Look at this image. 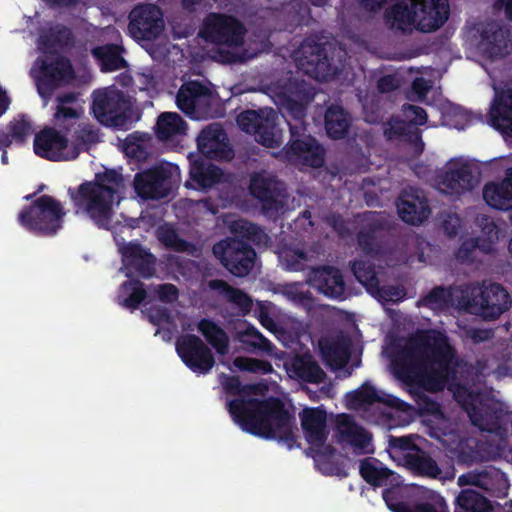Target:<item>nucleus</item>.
Returning <instances> with one entry per match:
<instances>
[{
    "mask_svg": "<svg viewBox=\"0 0 512 512\" xmlns=\"http://www.w3.org/2000/svg\"><path fill=\"white\" fill-rule=\"evenodd\" d=\"M284 95L292 96L294 99L299 100L306 105H308L314 98L312 87L303 80L290 82L287 88V94Z\"/></svg>",
    "mask_w": 512,
    "mask_h": 512,
    "instance_id": "nucleus-60",
    "label": "nucleus"
},
{
    "mask_svg": "<svg viewBox=\"0 0 512 512\" xmlns=\"http://www.w3.org/2000/svg\"><path fill=\"white\" fill-rule=\"evenodd\" d=\"M319 254L317 243L310 248L284 246L278 254L279 260L286 270L295 272L309 270L304 282H294L285 288V295L295 304L303 307L309 314L317 306V299L309 289H305V286L320 293Z\"/></svg>",
    "mask_w": 512,
    "mask_h": 512,
    "instance_id": "nucleus-4",
    "label": "nucleus"
},
{
    "mask_svg": "<svg viewBox=\"0 0 512 512\" xmlns=\"http://www.w3.org/2000/svg\"><path fill=\"white\" fill-rule=\"evenodd\" d=\"M284 191L283 183L274 177L259 173L251 177L249 192L259 201L265 215H274L282 209Z\"/></svg>",
    "mask_w": 512,
    "mask_h": 512,
    "instance_id": "nucleus-18",
    "label": "nucleus"
},
{
    "mask_svg": "<svg viewBox=\"0 0 512 512\" xmlns=\"http://www.w3.org/2000/svg\"><path fill=\"white\" fill-rule=\"evenodd\" d=\"M122 51L121 46L109 43L94 47L91 53L99 61L101 71L112 72L127 66L126 60L121 56Z\"/></svg>",
    "mask_w": 512,
    "mask_h": 512,
    "instance_id": "nucleus-39",
    "label": "nucleus"
},
{
    "mask_svg": "<svg viewBox=\"0 0 512 512\" xmlns=\"http://www.w3.org/2000/svg\"><path fill=\"white\" fill-rule=\"evenodd\" d=\"M322 294L339 301L346 299V285L338 268L322 265Z\"/></svg>",
    "mask_w": 512,
    "mask_h": 512,
    "instance_id": "nucleus-41",
    "label": "nucleus"
},
{
    "mask_svg": "<svg viewBox=\"0 0 512 512\" xmlns=\"http://www.w3.org/2000/svg\"><path fill=\"white\" fill-rule=\"evenodd\" d=\"M359 474L373 488L391 483L398 475L374 457H366L359 461Z\"/></svg>",
    "mask_w": 512,
    "mask_h": 512,
    "instance_id": "nucleus-33",
    "label": "nucleus"
},
{
    "mask_svg": "<svg viewBox=\"0 0 512 512\" xmlns=\"http://www.w3.org/2000/svg\"><path fill=\"white\" fill-rule=\"evenodd\" d=\"M222 175L223 172L218 166L197 160L191 163L190 180L186 182L185 186L205 191L220 182Z\"/></svg>",
    "mask_w": 512,
    "mask_h": 512,
    "instance_id": "nucleus-31",
    "label": "nucleus"
},
{
    "mask_svg": "<svg viewBox=\"0 0 512 512\" xmlns=\"http://www.w3.org/2000/svg\"><path fill=\"white\" fill-rule=\"evenodd\" d=\"M76 100L77 95L74 92H66L58 95L56 98L57 106L54 113L55 126L65 133L71 131L82 114V109L70 106L75 103Z\"/></svg>",
    "mask_w": 512,
    "mask_h": 512,
    "instance_id": "nucleus-32",
    "label": "nucleus"
},
{
    "mask_svg": "<svg viewBox=\"0 0 512 512\" xmlns=\"http://www.w3.org/2000/svg\"><path fill=\"white\" fill-rule=\"evenodd\" d=\"M100 141L99 130L92 124L80 122L72 134V145L68 158L76 159L81 151H88Z\"/></svg>",
    "mask_w": 512,
    "mask_h": 512,
    "instance_id": "nucleus-38",
    "label": "nucleus"
},
{
    "mask_svg": "<svg viewBox=\"0 0 512 512\" xmlns=\"http://www.w3.org/2000/svg\"><path fill=\"white\" fill-rule=\"evenodd\" d=\"M383 487V500L392 512H402V509L408 510L410 505L402 501L403 488L400 475H397L391 483H387Z\"/></svg>",
    "mask_w": 512,
    "mask_h": 512,
    "instance_id": "nucleus-51",
    "label": "nucleus"
},
{
    "mask_svg": "<svg viewBox=\"0 0 512 512\" xmlns=\"http://www.w3.org/2000/svg\"><path fill=\"white\" fill-rule=\"evenodd\" d=\"M213 255L235 277H246L253 270L257 257L255 249L246 241L226 237L212 247Z\"/></svg>",
    "mask_w": 512,
    "mask_h": 512,
    "instance_id": "nucleus-8",
    "label": "nucleus"
},
{
    "mask_svg": "<svg viewBox=\"0 0 512 512\" xmlns=\"http://www.w3.org/2000/svg\"><path fill=\"white\" fill-rule=\"evenodd\" d=\"M278 116L273 109L246 110L237 116V124L246 133L267 148H278L282 144L281 130L277 125Z\"/></svg>",
    "mask_w": 512,
    "mask_h": 512,
    "instance_id": "nucleus-10",
    "label": "nucleus"
},
{
    "mask_svg": "<svg viewBox=\"0 0 512 512\" xmlns=\"http://www.w3.org/2000/svg\"><path fill=\"white\" fill-rule=\"evenodd\" d=\"M208 287L224 295L230 303L235 304L244 312H248L252 308V300L249 295L239 288L232 287L225 280H210Z\"/></svg>",
    "mask_w": 512,
    "mask_h": 512,
    "instance_id": "nucleus-44",
    "label": "nucleus"
},
{
    "mask_svg": "<svg viewBox=\"0 0 512 512\" xmlns=\"http://www.w3.org/2000/svg\"><path fill=\"white\" fill-rule=\"evenodd\" d=\"M120 289L123 294L127 295L120 304L130 310L138 309L147 297L145 285L138 279L124 281Z\"/></svg>",
    "mask_w": 512,
    "mask_h": 512,
    "instance_id": "nucleus-48",
    "label": "nucleus"
},
{
    "mask_svg": "<svg viewBox=\"0 0 512 512\" xmlns=\"http://www.w3.org/2000/svg\"><path fill=\"white\" fill-rule=\"evenodd\" d=\"M490 501L472 489L462 490L456 497L454 512H489Z\"/></svg>",
    "mask_w": 512,
    "mask_h": 512,
    "instance_id": "nucleus-43",
    "label": "nucleus"
},
{
    "mask_svg": "<svg viewBox=\"0 0 512 512\" xmlns=\"http://www.w3.org/2000/svg\"><path fill=\"white\" fill-rule=\"evenodd\" d=\"M178 356L192 372L208 374L215 365L210 347L195 334H183L175 343Z\"/></svg>",
    "mask_w": 512,
    "mask_h": 512,
    "instance_id": "nucleus-12",
    "label": "nucleus"
},
{
    "mask_svg": "<svg viewBox=\"0 0 512 512\" xmlns=\"http://www.w3.org/2000/svg\"><path fill=\"white\" fill-rule=\"evenodd\" d=\"M322 83L337 79L346 66V53L340 50L338 56L329 58L326 48L322 43Z\"/></svg>",
    "mask_w": 512,
    "mask_h": 512,
    "instance_id": "nucleus-49",
    "label": "nucleus"
},
{
    "mask_svg": "<svg viewBox=\"0 0 512 512\" xmlns=\"http://www.w3.org/2000/svg\"><path fill=\"white\" fill-rule=\"evenodd\" d=\"M236 368L241 371H247L256 374H269L273 371L272 364L267 360H261L249 357H236L233 361Z\"/></svg>",
    "mask_w": 512,
    "mask_h": 512,
    "instance_id": "nucleus-58",
    "label": "nucleus"
},
{
    "mask_svg": "<svg viewBox=\"0 0 512 512\" xmlns=\"http://www.w3.org/2000/svg\"><path fill=\"white\" fill-rule=\"evenodd\" d=\"M283 106L286 109L289 119L290 139L287 143L286 152L291 157H305L312 155V166L320 167V144L315 138L307 133L306 104L294 99L292 96H283Z\"/></svg>",
    "mask_w": 512,
    "mask_h": 512,
    "instance_id": "nucleus-6",
    "label": "nucleus"
},
{
    "mask_svg": "<svg viewBox=\"0 0 512 512\" xmlns=\"http://www.w3.org/2000/svg\"><path fill=\"white\" fill-rule=\"evenodd\" d=\"M212 102V90L199 81L182 84L176 95L177 107L193 119L208 115Z\"/></svg>",
    "mask_w": 512,
    "mask_h": 512,
    "instance_id": "nucleus-16",
    "label": "nucleus"
},
{
    "mask_svg": "<svg viewBox=\"0 0 512 512\" xmlns=\"http://www.w3.org/2000/svg\"><path fill=\"white\" fill-rule=\"evenodd\" d=\"M402 512H449L445 499L439 494H432L426 500L415 502L408 510Z\"/></svg>",
    "mask_w": 512,
    "mask_h": 512,
    "instance_id": "nucleus-57",
    "label": "nucleus"
},
{
    "mask_svg": "<svg viewBox=\"0 0 512 512\" xmlns=\"http://www.w3.org/2000/svg\"><path fill=\"white\" fill-rule=\"evenodd\" d=\"M65 209L60 201L50 195H42L18 214V222L29 232L51 237L63 227Z\"/></svg>",
    "mask_w": 512,
    "mask_h": 512,
    "instance_id": "nucleus-5",
    "label": "nucleus"
},
{
    "mask_svg": "<svg viewBox=\"0 0 512 512\" xmlns=\"http://www.w3.org/2000/svg\"><path fill=\"white\" fill-rule=\"evenodd\" d=\"M33 131L32 124L25 115L21 116L19 119H13L7 125V131L4 130V136H6L8 140L7 148L13 143L23 145Z\"/></svg>",
    "mask_w": 512,
    "mask_h": 512,
    "instance_id": "nucleus-50",
    "label": "nucleus"
},
{
    "mask_svg": "<svg viewBox=\"0 0 512 512\" xmlns=\"http://www.w3.org/2000/svg\"><path fill=\"white\" fill-rule=\"evenodd\" d=\"M246 26L238 18L222 12L208 13L202 22L199 36L219 47L239 48L245 42Z\"/></svg>",
    "mask_w": 512,
    "mask_h": 512,
    "instance_id": "nucleus-7",
    "label": "nucleus"
},
{
    "mask_svg": "<svg viewBox=\"0 0 512 512\" xmlns=\"http://www.w3.org/2000/svg\"><path fill=\"white\" fill-rule=\"evenodd\" d=\"M157 238L167 249L175 252H186L190 246L173 227L167 225L157 229Z\"/></svg>",
    "mask_w": 512,
    "mask_h": 512,
    "instance_id": "nucleus-55",
    "label": "nucleus"
},
{
    "mask_svg": "<svg viewBox=\"0 0 512 512\" xmlns=\"http://www.w3.org/2000/svg\"><path fill=\"white\" fill-rule=\"evenodd\" d=\"M125 181L122 173L105 169L95 174L91 181H84L78 187L68 189L76 215L87 217L99 229L110 230L115 214L114 206L119 205Z\"/></svg>",
    "mask_w": 512,
    "mask_h": 512,
    "instance_id": "nucleus-3",
    "label": "nucleus"
},
{
    "mask_svg": "<svg viewBox=\"0 0 512 512\" xmlns=\"http://www.w3.org/2000/svg\"><path fill=\"white\" fill-rule=\"evenodd\" d=\"M91 109L102 125L122 128L129 119L130 102L121 90L108 87L93 93Z\"/></svg>",
    "mask_w": 512,
    "mask_h": 512,
    "instance_id": "nucleus-9",
    "label": "nucleus"
},
{
    "mask_svg": "<svg viewBox=\"0 0 512 512\" xmlns=\"http://www.w3.org/2000/svg\"><path fill=\"white\" fill-rule=\"evenodd\" d=\"M39 76L36 80L38 94L43 99H48L53 92L68 83L75 77L71 61L64 56H58L52 61L37 59Z\"/></svg>",
    "mask_w": 512,
    "mask_h": 512,
    "instance_id": "nucleus-13",
    "label": "nucleus"
},
{
    "mask_svg": "<svg viewBox=\"0 0 512 512\" xmlns=\"http://www.w3.org/2000/svg\"><path fill=\"white\" fill-rule=\"evenodd\" d=\"M489 116L492 127L506 136H512V88L495 91Z\"/></svg>",
    "mask_w": 512,
    "mask_h": 512,
    "instance_id": "nucleus-28",
    "label": "nucleus"
},
{
    "mask_svg": "<svg viewBox=\"0 0 512 512\" xmlns=\"http://www.w3.org/2000/svg\"><path fill=\"white\" fill-rule=\"evenodd\" d=\"M350 344L346 340H337L325 343L322 338V362L332 370L344 368L350 359Z\"/></svg>",
    "mask_w": 512,
    "mask_h": 512,
    "instance_id": "nucleus-40",
    "label": "nucleus"
},
{
    "mask_svg": "<svg viewBox=\"0 0 512 512\" xmlns=\"http://www.w3.org/2000/svg\"><path fill=\"white\" fill-rule=\"evenodd\" d=\"M119 250L126 267L133 268L143 278H151L155 274L156 257L141 244L129 242Z\"/></svg>",
    "mask_w": 512,
    "mask_h": 512,
    "instance_id": "nucleus-29",
    "label": "nucleus"
},
{
    "mask_svg": "<svg viewBox=\"0 0 512 512\" xmlns=\"http://www.w3.org/2000/svg\"><path fill=\"white\" fill-rule=\"evenodd\" d=\"M292 57L298 70L320 81V32L305 38Z\"/></svg>",
    "mask_w": 512,
    "mask_h": 512,
    "instance_id": "nucleus-24",
    "label": "nucleus"
},
{
    "mask_svg": "<svg viewBox=\"0 0 512 512\" xmlns=\"http://www.w3.org/2000/svg\"><path fill=\"white\" fill-rule=\"evenodd\" d=\"M186 122L176 112H164L157 120L155 132L159 140L167 141L173 136L185 134Z\"/></svg>",
    "mask_w": 512,
    "mask_h": 512,
    "instance_id": "nucleus-42",
    "label": "nucleus"
},
{
    "mask_svg": "<svg viewBox=\"0 0 512 512\" xmlns=\"http://www.w3.org/2000/svg\"><path fill=\"white\" fill-rule=\"evenodd\" d=\"M171 171L163 166H154L135 174V193L144 200L166 198L171 192Z\"/></svg>",
    "mask_w": 512,
    "mask_h": 512,
    "instance_id": "nucleus-17",
    "label": "nucleus"
},
{
    "mask_svg": "<svg viewBox=\"0 0 512 512\" xmlns=\"http://www.w3.org/2000/svg\"><path fill=\"white\" fill-rule=\"evenodd\" d=\"M73 31L64 24L51 23L39 31L37 47L44 54H56L60 50L74 47Z\"/></svg>",
    "mask_w": 512,
    "mask_h": 512,
    "instance_id": "nucleus-25",
    "label": "nucleus"
},
{
    "mask_svg": "<svg viewBox=\"0 0 512 512\" xmlns=\"http://www.w3.org/2000/svg\"><path fill=\"white\" fill-rule=\"evenodd\" d=\"M238 340L250 352L262 351L271 353L274 349V345L252 325L238 332Z\"/></svg>",
    "mask_w": 512,
    "mask_h": 512,
    "instance_id": "nucleus-47",
    "label": "nucleus"
},
{
    "mask_svg": "<svg viewBox=\"0 0 512 512\" xmlns=\"http://www.w3.org/2000/svg\"><path fill=\"white\" fill-rule=\"evenodd\" d=\"M336 434L340 443L349 444L355 451L367 453L371 434L357 425L352 416L340 414L336 419Z\"/></svg>",
    "mask_w": 512,
    "mask_h": 512,
    "instance_id": "nucleus-27",
    "label": "nucleus"
},
{
    "mask_svg": "<svg viewBox=\"0 0 512 512\" xmlns=\"http://www.w3.org/2000/svg\"><path fill=\"white\" fill-rule=\"evenodd\" d=\"M299 416L304 438L309 444L305 453L313 459L315 469L320 471V406L304 408Z\"/></svg>",
    "mask_w": 512,
    "mask_h": 512,
    "instance_id": "nucleus-26",
    "label": "nucleus"
},
{
    "mask_svg": "<svg viewBox=\"0 0 512 512\" xmlns=\"http://www.w3.org/2000/svg\"><path fill=\"white\" fill-rule=\"evenodd\" d=\"M351 271L356 280L365 286L367 290H372L378 287V278L375 272V266L371 261L355 259L351 262Z\"/></svg>",
    "mask_w": 512,
    "mask_h": 512,
    "instance_id": "nucleus-52",
    "label": "nucleus"
},
{
    "mask_svg": "<svg viewBox=\"0 0 512 512\" xmlns=\"http://www.w3.org/2000/svg\"><path fill=\"white\" fill-rule=\"evenodd\" d=\"M487 229V238L471 237L472 240L477 242V253L490 254L494 251L495 240L498 239V228L494 222L486 225L484 230Z\"/></svg>",
    "mask_w": 512,
    "mask_h": 512,
    "instance_id": "nucleus-62",
    "label": "nucleus"
},
{
    "mask_svg": "<svg viewBox=\"0 0 512 512\" xmlns=\"http://www.w3.org/2000/svg\"><path fill=\"white\" fill-rule=\"evenodd\" d=\"M292 372L301 380L320 383V365L309 357L297 356L291 364Z\"/></svg>",
    "mask_w": 512,
    "mask_h": 512,
    "instance_id": "nucleus-53",
    "label": "nucleus"
},
{
    "mask_svg": "<svg viewBox=\"0 0 512 512\" xmlns=\"http://www.w3.org/2000/svg\"><path fill=\"white\" fill-rule=\"evenodd\" d=\"M197 330L219 355L224 356L228 354L229 336L216 322L209 318H202L197 323Z\"/></svg>",
    "mask_w": 512,
    "mask_h": 512,
    "instance_id": "nucleus-37",
    "label": "nucleus"
},
{
    "mask_svg": "<svg viewBox=\"0 0 512 512\" xmlns=\"http://www.w3.org/2000/svg\"><path fill=\"white\" fill-rule=\"evenodd\" d=\"M508 36V31L496 21L487 22L481 31V39L492 56L502 57L509 53Z\"/></svg>",
    "mask_w": 512,
    "mask_h": 512,
    "instance_id": "nucleus-36",
    "label": "nucleus"
},
{
    "mask_svg": "<svg viewBox=\"0 0 512 512\" xmlns=\"http://www.w3.org/2000/svg\"><path fill=\"white\" fill-rule=\"evenodd\" d=\"M352 123V117L342 106H330L324 115V126L328 137L334 140L347 136Z\"/></svg>",
    "mask_w": 512,
    "mask_h": 512,
    "instance_id": "nucleus-35",
    "label": "nucleus"
},
{
    "mask_svg": "<svg viewBox=\"0 0 512 512\" xmlns=\"http://www.w3.org/2000/svg\"><path fill=\"white\" fill-rule=\"evenodd\" d=\"M472 424L482 431L495 432L500 428V419L502 417L501 410L493 412L483 411L477 407H473L469 412Z\"/></svg>",
    "mask_w": 512,
    "mask_h": 512,
    "instance_id": "nucleus-54",
    "label": "nucleus"
},
{
    "mask_svg": "<svg viewBox=\"0 0 512 512\" xmlns=\"http://www.w3.org/2000/svg\"><path fill=\"white\" fill-rule=\"evenodd\" d=\"M462 360L444 335L421 336L416 345L402 348L391 361L394 376L403 384L420 385L422 374L428 371V379L434 390L444 387H460L457 375Z\"/></svg>",
    "mask_w": 512,
    "mask_h": 512,
    "instance_id": "nucleus-2",
    "label": "nucleus"
},
{
    "mask_svg": "<svg viewBox=\"0 0 512 512\" xmlns=\"http://www.w3.org/2000/svg\"><path fill=\"white\" fill-rule=\"evenodd\" d=\"M221 130L208 126L197 137V146L201 153L210 155L220 141Z\"/></svg>",
    "mask_w": 512,
    "mask_h": 512,
    "instance_id": "nucleus-59",
    "label": "nucleus"
},
{
    "mask_svg": "<svg viewBox=\"0 0 512 512\" xmlns=\"http://www.w3.org/2000/svg\"><path fill=\"white\" fill-rule=\"evenodd\" d=\"M451 296L452 294L449 289L443 286H436L422 297L421 302L430 309H443L450 304Z\"/></svg>",
    "mask_w": 512,
    "mask_h": 512,
    "instance_id": "nucleus-56",
    "label": "nucleus"
},
{
    "mask_svg": "<svg viewBox=\"0 0 512 512\" xmlns=\"http://www.w3.org/2000/svg\"><path fill=\"white\" fill-rule=\"evenodd\" d=\"M68 138L52 127H46L35 135L34 152L49 161L72 160L68 158L70 147Z\"/></svg>",
    "mask_w": 512,
    "mask_h": 512,
    "instance_id": "nucleus-20",
    "label": "nucleus"
},
{
    "mask_svg": "<svg viewBox=\"0 0 512 512\" xmlns=\"http://www.w3.org/2000/svg\"><path fill=\"white\" fill-rule=\"evenodd\" d=\"M417 11L416 30L432 32L448 20L450 7L447 0H412Z\"/></svg>",
    "mask_w": 512,
    "mask_h": 512,
    "instance_id": "nucleus-21",
    "label": "nucleus"
},
{
    "mask_svg": "<svg viewBox=\"0 0 512 512\" xmlns=\"http://www.w3.org/2000/svg\"><path fill=\"white\" fill-rule=\"evenodd\" d=\"M397 211L400 218L411 225L423 223L431 214L427 198L416 189L401 193L397 202Z\"/></svg>",
    "mask_w": 512,
    "mask_h": 512,
    "instance_id": "nucleus-23",
    "label": "nucleus"
},
{
    "mask_svg": "<svg viewBox=\"0 0 512 512\" xmlns=\"http://www.w3.org/2000/svg\"><path fill=\"white\" fill-rule=\"evenodd\" d=\"M473 165L463 160H451L437 176L439 190L450 196H461L472 191L479 183Z\"/></svg>",
    "mask_w": 512,
    "mask_h": 512,
    "instance_id": "nucleus-14",
    "label": "nucleus"
},
{
    "mask_svg": "<svg viewBox=\"0 0 512 512\" xmlns=\"http://www.w3.org/2000/svg\"><path fill=\"white\" fill-rule=\"evenodd\" d=\"M406 467L415 475L437 479L441 477L442 470L430 454L420 448L404 454Z\"/></svg>",
    "mask_w": 512,
    "mask_h": 512,
    "instance_id": "nucleus-34",
    "label": "nucleus"
},
{
    "mask_svg": "<svg viewBox=\"0 0 512 512\" xmlns=\"http://www.w3.org/2000/svg\"><path fill=\"white\" fill-rule=\"evenodd\" d=\"M483 199L493 209H512V167L505 172L501 182H488L483 188Z\"/></svg>",
    "mask_w": 512,
    "mask_h": 512,
    "instance_id": "nucleus-30",
    "label": "nucleus"
},
{
    "mask_svg": "<svg viewBox=\"0 0 512 512\" xmlns=\"http://www.w3.org/2000/svg\"><path fill=\"white\" fill-rule=\"evenodd\" d=\"M410 125L399 118H391L384 127V136L388 140H402Z\"/></svg>",
    "mask_w": 512,
    "mask_h": 512,
    "instance_id": "nucleus-63",
    "label": "nucleus"
},
{
    "mask_svg": "<svg viewBox=\"0 0 512 512\" xmlns=\"http://www.w3.org/2000/svg\"><path fill=\"white\" fill-rule=\"evenodd\" d=\"M231 232L235 235L233 238L260 245L267 241V234L264 230L250 221L239 219L231 224Z\"/></svg>",
    "mask_w": 512,
    "mask_h": 512,
    "instance_id": "nucleus-46",
    "label": "nucleus"
},
{
    "mask_svg": "<svg viewBox=\"0 0 512 512\" xmlns=\"http://www.w3.org/2000/svg\"><path fill=\"white\" fill-rule=\"evenodd\" d=\"M403 112L408 119V123L414 127L424 125L427 121V113L425 109L420 106L405 104L403 106Z\"/></svg>",
    "mask_w": 512,
    "mask_h": 512,
    "instance_id": "nucleus-64",
    "label": "nucleus"
},
{
    "mask_svg": "<svg viewBox=\"0 0 512 512\" xmlns=\"http://www.w3.org/2000/svg\"><path fill=\"white\" fill-rule=\"evenodd\" d=\"M385 9L384 24L395 33L409 34L417 26V11L412 0H395Z\"/></svg>",
    "mask_w": 512,
    "mask_h": 512,
    "instance_id": "nucleus-22",
    "label": "nucleus"
},
{
    "mask_svg": "<svg viewBox=\"0 0 512 512\" xmlns=\"http://www.w3.org/2000/svg\"><path fill=\"white\" fill-rule=\"evenodd\" d=\"M164 26L163 13L155 4L137 5L129 14L128 31L136 40H155L161 35Z\"/></svg>",
    "mask_w": 512,
    "mask_h": 512,
    "instance_id": "nucleus-15",
    "label": "nucleus"
},
{
    "mask_svg": "<svg viewBox=\"0 0 512 512\" xmlns=\"http://www.w3.org/2000/svg\"><path fill=\"white\" fill-rule=\"evenodd\" d=\"M220 383L226 394L237 396L227 402L233 421L251 435L273 439L288 449L300 447L295 432L298 430L293 411L278 397L253 398L258 394V384H242L238 376L221 373Z\"/></svg>",
    "mask_w": 512,
    "mask_h": 512,
    "instance_id": "nucleus-1",
    "label": "nucleus"
},
{
    "mask_svg": "<svg viewBox=\"0 0 512 512\" xmlns=\"http://www.w3.org/2000/svg\"><path fill=\"white\" fill-rule=\"evenodd\" d=\"M387 222L376 212H367L357 233V243L365 255L377 257L383 253V238Z\"/></svg>",
    "mask_w": 512,
    "mask_h": 512,
    "instance_id": "nucleus-19",
    "label": "nucleus"
},
{
    "mask_svg": "<svg viewBox=\"0 0 512 512\" xmlns=\"http://www.w3.org/2000/svg\"><path fill=\"white\" fill-rule=\"evenodd\" d=\"M508 291L498 283H483L472 290L471 307L485 320H495L511 306Z\"/></svg>",
    "mask_w": 512,
    "mask_h": 512,
    "instance_id": "nucleus-11",
    "label": "nucleus"
},
{
    "mask_svg": "<svg viewBox=\"0 0 512 512\" xmlns=\"http://www.w3.org/2000/svg\"><path fill=\"white\" fill-rule=\"evenodd\" d=\"M385 395H380L373 385L365 382L360 388L346 394L347 404L350 408L359 409L375 403H383Z\"/></svg>",
    "mask_w": 512,
    "mask_h": 512,
    "instance_id": "nucleus-45",
    "label": "nucleus"
},
{
    "mask_svg": "<svg viewBox=\"0 0 512 512\" xmlns=\"http://www.w3.org/2000/svg\"><path fill=\"white\" fill-rule=\"evenodd\" d=\"M455 259L461 264H473L477 258V242L472 238L465 239L454 253Z\"/></svg>",
    "mask_w": 512,
    "mask_h": 512,
    "instance_id": "nucleus-61",
    "label": "nucleus"
}]
</instances>
